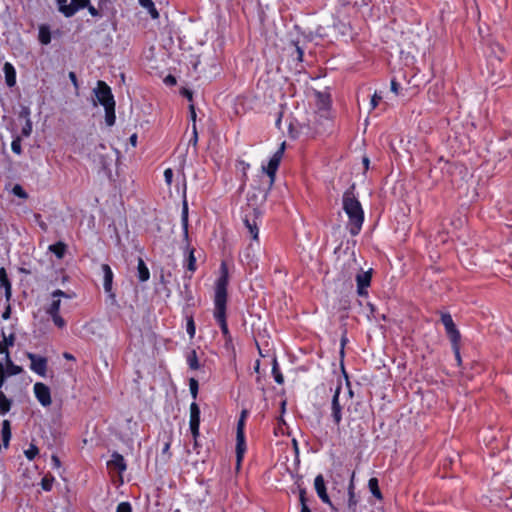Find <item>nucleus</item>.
<instances>
[{
  "label": "nucleus",
  "instance_id": "7ed1b4c3",
  "mask_svg": "<svg viewBox=\"0 0 512 512\" xmlns=\"http://www.w3.org/2000/svg\"><path fill=\"white\" fill-rule=\"evenodd\" d=\"M261 213L257 208L250 207L244 211L243 223L248 231V234L252 240L245 252V258L248 262H252L254 259L255 246L259 248V227L258 219Z\"/></svg>",
  "mask_w": 512,
  "mask_h": 512
},
{
  "label": "nucleus",
  "instance_id": "13d9d810",
  "mask_svg": "<svg viewBox=\"0 0 512 512\" xmlns=\"http://www.w3.org/2000/svg\"><path fill=\"white\" fill-rule=\"evenodd\" d=\"M69 79L71 80L74 87L77 89L78 88V80H77V76H76L75 72H72V71L69 72Z\"/></svg>",
  "mask_w": 512,
  "mask_h": 512
},
{
  "label": "nucleus",
  "instance_id": "a878e982",
  "mask_svg": "<svg viewBox=\"0 0 512 512\" xmlns=\"http://www.w3.org/2000/svg\"><path fill=\"white\" fill-rule=\"evenodd\" d=\"M12 406V400L7 398L3 391H0V414L8 413Z\"/></svg>",
  "mask_w": 512,
  "mask_h": 512
},
{
  "label": "nucleus",
  "instance_id": "39448f33",
  "mask_svg": "<svg viewBox=\"0 0 512 512\" xmlns=\"http://www.w3.org/2000/svg\"><path fill=\"white\" fill-rule=\"evenodd\" d=\"M90 0H57L58 10L65 17H72L78 10L86 8Z\"/></svg>",
  "mask_w": 512,
  "mask_h": 512
},
{
  "label": "nucleus",
  "instance_id": "1a4fd4ad",
  "mask_svg": "<svg viewBox=\"0 0 512 512\" xmlns=\"http://www.w3.org/2000/svg\"><path fill=\"white\" fill-rule=\"evenodd\" d=\"M372 278V269L368 271H360L356 275V284H357V294L361 297H365L368 295L367 288L371 284Z\"/></svg>",
  "mask_w": 512,
  "mask_h": 512
},
{
  "label": "nucleus",
  "instance_id": "9d476101",
  "mask_svg": "<svg viewBox=\"0 0 512 512\" xmlns=\"http://www.w3.org/2000/svg\"><path fill=\"white\" fill-rule=\"evenodd\" d=\"M28 359L31 361L30 369L38 375L45 377L47 371V359L34 353H27Z\"/></svg>",
  "mask_w": 512,
  "mask_h": 512
},
{
  "label": "nucleus",
  "instance_id": "72a5a7b5",
  "mask_svg": "<svg viewBox=\"0 0 512 512\" xmlns=\"http://www.w3.org/2000/svg\"><path fill=\"white\" fill-rule=\"evenodd\" d=\"M299 500H300V504H301V512H311V510L309 509V507L307 506V499H306V490L305 489H300V492H299Z\"/></svg>",
  "mask_w": 512,
  "mask_h": 512
},
{
  "label": "nucleus",
  "instance_id": "473e14b6",
  "mask_svg": "<svg viewBox=\"0 0 512 512\" xmlns=\"http://www.w3.org/2000/svg\"><path fill=\"white\" fill-rule=\"evenodd\" d=\"M108 2V0H101L99 2V9L95 8L94 6H92L90 3L88 4V6L86 7L89 11V13L93 16V17H101L102 14L100 12V10L102 9L103 5L106 4Z\"/></svg>",
  "mask_w": 512,
  "mask_h": 512
},
{
  "label": "nucleus",
  "instance_id": "de8ad7c7",
  "mask_svg": "<svg viewBox=\"0 0 512 512\" xmlns=\"http://www.w3.org/2000/svg\"><path fill=\"white\" fill-rule=\"evenodd\" d=\"M6 373H5V369H4V366L2 363H0V391H2V387L5 383V380H6Z\"/></svg>",
  "mask_w": 512,
  "mask_h": 512
},
{
  "label": "nucleus",
  "instance_id": "4d7b16f0",
  "mask_svg": "<svg viewBox=\"0 0 512 512\" xmlns=\"http://www.w3.org/2000/svg\"><path fill=\"white\" fill-rule=\"evenodd\" d=\"M147 10L153 19H156L159 17V13L154 5L152 7H148Z\"/></svg>",
  "mask_w": 512,
  "mask_h": 512
},
{
  "label": "nucleus",
  "instance_id": "393cba45",
  "mask_svg": "<svg viewBox=\"0 0 512 512\" xmlns=\"http://www.w3.org/2000/svg\"><path fill=\"white\" fill-rule=\"evenodd\" d=\"M39 41L43 45H48L51 42V32L47 25H41L39 27Z\"/></svg>",
  "mask_w": 512,
  "mask_h": 512
},
{
  "label": "nucleus",
  "instance_id": "c756f323",
  "mask_svg": "<svg viewBox=\"0 0 512 512\" xmlns=\"http://www.w3.org/2000/svg\"><path fill=\"white\" fill-rule=\"evenodd\" d=\"M186 359L190 369L198 370L200 368L197 353L194 349L187 354Z\"/></svg>",
  "mask_w": 512,
  "mask_h": 512
},
{
  "label": "nucleus",
  "instance_id": "9b49d317",
  "mask_svg": "<svg viewBox=\"0 0 512 512\" xmlns=\"http://www.w3.org/2000/svg\"><path fill=\"white\" fill-rule=\"evenodd\" d=\"M341 388H342L341 384H338L334 391V395L332 397V402H331V411H332L331 416L333 418V422L337 426H339L342 421V405L339 402V395L341 392Z\"/></svg>",
  "mask_w": 512,
  "mask_h": 512
},
{
  "label": "nucleus",
  "instance_id": "052dcab7",
  "mask_svg": "<svg viewBox=\"0 0 512 512\" xmlns=\"http://www.w3.org/2000/svg\"><path fill=\"white\" fill-rule=\"evenodd\" d=\"M140 5L144 8H148V7H152L153 6V2L152 0H138Z\"/></svg>",
  "mask_w": 512,
  "mask_h": 512
},
{
  "label": "nucleus",
  "instance_id": "338daca9",
  "mask_svg": "<svg viewBox=\"0 0 512 512\" xmlns=\"http://www.w3.org/2000/svg\"><path fill=\"white\" fill-rule=\"evenodd\" d=\"M189 109H190L191 119H192V120H193V122L195 123V120H196V112H195L194 105H190Z\"/></svg>",
  "mask_w": 512,
  "mask_h": 512
},
{
  "label": "nucleus",
  "instance_id": "f3484780",
  "mask_svg": "<svg viewBox=\"0 0 512 512\" xmlns=\"http://www.w3.org/2000/svg\"><path fill=\"white\" fill-rule=\"evenodd\" d=\"M3 72L5 74V81L8 87H13L16 84V70L14 66L9 63L5 62L3 66Z\"/></svg>",
  "mask_w": 512,
  "mask_h": 512
},
{
  "label": "nucleus",
  "instance_id": "6e6d98bb",
  "mask_svg": "<svg viewBox=\"0 0 512 512\" xmlns=\"http://www.w3.org/2000/svg\"><path fill=\"white\" fill-rule=\"evenodd\" d=\"M34 217H35L36 222H37V223L39 224V226L41 227V229H42V230H44V231H46V230H47V225H46V223H45V222H43V221L41 220V215H40V214H35V215H34Z\"/></svg>",
  "mask_w": 512,
  "mask_h": 512
},
{
  "label": "nucleus",
  "instance_id": "e433bc0d",
  "mask_svg": "<svg viewBox=\"0 0 512 512\" xmlns=\"http://www.w3.org/2000/svg\"><path fill=\"white\" fill-rule=\"evenodd\" d=\"M53 482H54V477H52V476L43 477L41 480L42 489L45 491H50L52 489Z\"/></svg>",
  "mask_w": 512,
  "mask_h": 512
},
{
  "label": "nucleus",
  "instance_id": "a18cd8bd",
  "mask_svg": "<svg viewBox=\"0 0 512 512\" xmlns=\"http://www.w3.org/2000/svg\"><path fill=\"white\" fill-rule=\"evenodd\" d=\"M116 512H132V506L129 502H121L118 504Z\"/></svg>",
  "mask_w": 512,
  "mask_h": 512
},
{
  "label": "nucleus",
  "instance_id": "cd10ccee",
  "mask_svg": "<svg viewBox=\"0 0 512 512\" xmlns=\"http://www.w3.org/2000/svg\"><path fill=\"white\" fill-rule=\"evenodd\" d=\"M49 250L58 258L62 259L66 252V245L63 242H57L50 245Z\"/></svg>",
  "mask_w": 512,
  "mask_h": 512
},
{
  "label": "nucleus",
  "instance_id": "6ab92c4d",
  "mask_svg": "<svg viewBox=\"0 0 512 512\" xmlns=\"http://www.w3.org/2000/svg\"><path fill=\"white\" fill-rule=\"evenodd\" d=\"M1 436H2L3 447L8 448L12 434H11V423L7 419L2 421Z\"/></svg>",
  "mask_w": 512,
  "mask_h": 512
},
{
  "label": "nucleus",
  "instance_id": "3c124183",
  "mask_svg": "<svg viewBox=\"0 0 512 512\" xmlns=\"http://www.w3.org/2000/svg\"><path fill=\"white\" fill-rule=\"evenodd\" d=\"M382 97L379 96L377 93H374V95L371 98V107L372 109L376 108L378 103L381 101Z\"/></svg>",
  "mask_w": 512,
  "mask_h": 512
},
{
  "label": "nucleus",
  "instance_id": "4be33fe9",
  "mask_svg": "<svg viewBox=\"0 0 512 512\" xmlns=\"http://www.w3.org/2000/svg\"><path fill=\"white\" fill-rule=\"evenodd\" d=\"M200 408L194 401L190 405V420L189 426H200Z\"/></svg>",
  "mask_w": 512,
  "mask_h": 512
},
{
  "label": "nucleus",
  "instance_id": "bb28decb",
  "mask_svg": "<svg viewBox=\"0 0 512 512\" xmlns=\"http://www.w3.org/2000/svg\"><path fill=\"white\" fill-rule=\"evenodd\" d=\"M368 487H369V490L370 492L372 493V495L381 500L383 498L382 496V493L380 491V488H379V483H378V479L377 478H370L369 481H368Z\"/></svg>",
  "mask_w": 512,
  "mask_h": 512
},
{
  "label": "nucleus",
  "instance_id": "c85d7f7f",
  "mask_svg": "<svg viewBox=\"0 0 512 512\" xmlns=\"http://www.w3.org/2000/svg\"><path fill=\"white\" fill-rule=\"evenodd\" d=\"M6 359L7 364V370H5L6 376H13L20 374L23 369L21 366L15 365L12 360L10 359V356Z\"/></svg>",
  "mask_w": 512,
  "mask_h": 512
},
{
  "label": "nucleus",
  "instance_id": "b1692460",
  "mask_svg": "<svg viewBox=\"0 0 512 512\" xmlns=\"http://www.w3.org/2000/svg\"><path fill=\"white\" fill-rule=\"evenodd\" d=\"M348 508L352 512H355L356 506L358 503V500L356 499V495L354 492V483L353 479L350 481L349 487H348Z\"/></svg>",
  "mask_w": 512,
  "mask_h": 512
},
{
  "label": "nucleus",
  "instance_id": "2f4dec72",
  "mask_svg": "<svg viewBox=\"0 0 512 512\" xmlns=\"http://www.w3.org/2000/svg\"><path fill=\"white\" fill-rule=\"evenodd\" d=\"M60 305H61V300L60 299H54L51 304L49 305V307H47L46 309V313L48 315H55V314H58L59 311H60Z\"/></svg>",
  "mask_w": 512,
  "mask_h": 512
},
{
  "label": "nucleus",
  "instance_id": "680f3d73",
  "mask_svg": "<svg viewBox=\"0 0 512 512\" xmlns=\"http://www.w3.org/2000/svg\"><path fill=\"white\" fill-rule=\"evenodd\" d=\"M10 315H11V307H10V305H8V306L6 307V309H5V311L2 313V318H3L4 320H7V319H9V318H10Z\"/></svg>",
  "mask_w": 512,
  "mask_h": 512
},
{
  "label": "nucleus",
  "instance_id": "f257e3e1",
  "mask_svg": "<svg viewBox=\"0 0 512 512\" xmlns=\"http://www.w3.org/2000/svg\"><path fill=\"white\" fill-rule=\"evenodd\" d=\"M221 268L223 270V275L218 279L215 289V309H214V317L218 322L223 337L227 342L232 341L231 334L228 329L227 321H226V303H227V270L225 263L221 264Z\"/></svg>",
  "mask_w": 512,
  "mask_h": 512
},
{
  "label": "nucleus",
  "instance_id": "0eeeda50",
  "mask_svg": "<svg viewBox=\"0 0 512 512\" xmlns=\"http://www.w3.org/2000/svg\"><path fill=\"white\" fill-rule=\"evenodd\" d=\"M245 420L239 419L237 423L236 433V458L237 464L240 465L244 453L246 451L245 434H244Z\"/></svg>",
  "mask_w": 512,
  "mask_h": 512
},
{
  "label": "nucleus",
  "instance_id": "5701e85b",
  "mask_svg": "<svg viewBox=\"0 0 512 512\" xmlns=\"http://www.w3.org/2000/svg\"><path fill=\"white\" fill-rule=\"evenodd\" d=\"M186 242V250L188 251V258H187V270L190 272H194L196 270V258L194 256L195 250L193 248H190L189 240Z\"/></svg>",
  "mask_w": 512,
  "mask_h": 512
},
{
  "label": "nucleus",
  "instance_id": "79ce46f5",
  "mask_svg": "<svg viewBox=\"0 0 512 512\" xmlns=\"http://www.w3.org/2000/svg\"><path fill=\"white\" fill-rule=\"evenodd\" d=\"M170 446H171V441L168 440L164 443L163 447H162V450H161V456L165 459V460H168L170 459L171 457V453H170Z\"/></svg>",
  "mask_w": 512,
  "mask_h": 512
},
{
  "label": "nucleus",
  "instance_id": "49530a36",
  "mask_svg": "<svg viewBox=\"0 0 512 512\" xmlns=\"http://www.w3.org/2000/svg\"><path fill=\"white\" fill-rule=\"evenodd\" d=\"M18 116H19V118L24 119L25 122L28 120H31L30 119V108L27 106H22Z\"/></svg>",
  "mask_w": 512,
  "mask_h": 512
},
{
  "label": "nucleus",
  "instance_id": "4468645a",
  "mask_svg": "<svg viewBox=\"0 0 512 512\" xmlns=\"http://www.w3.org/2000/svg\"><path fill=\"white\" fill-rule=\"evenodd\" d=\"M102 271L104 274V290L108 294V297L110 298L112 303L116 302V295L112 290V283H113V272L108 264L102 265Z\"/></svg>",
  "mask_w": 512,
  "mask_h": 512
},
{
  "label": "nucleus",
  "instance_id": "6e6552de",
  "mask_svg": "<svg viewBox=\"0 0 512 512\" xmlns=\"http://www.w3.org/2000/svg\"><path fill=\"white\" fill-rule=\"evenodd\" d=\"M441 322L445 327L446 334L451 343L460 342L461 335L452 319V316L449 313H443L441 316Z\"/></svg>",
  "mask_w": 512,
  "mask_h": 512
},
{
  "label": "nucleus",
  "instance_id": "2eb2a0df",
  "mask_svg": "<svg viewBox=\"0 0 512 512\" xmlns=\"http://www.w3.org/2000/svg\"><path fill=\"white\" fill-rule=\"evenodd\" d=\"M107 465L109 468L116 469L120 473L125 471L127 468L124 457L117 452L112 454L111 460L108 461Z\"/></svg>",
  "mask_w": 512,
  "mask_h": 512
},
{
  "label": "nucleus",
  "instance_id": "69168bd1",
  "mask_svg": "<svg viewBox=\"0 0 512 512\" xmlns=\"http://www.w3.org/2000/svg\"><path fill=\"white\" fill-rule=\"evenodd\" d=\"M137 138H138V137H137V134H136V133L132 134V135L130 136V138H129V142H130V144H131L133 147H136V145H137Z\"/></svg>",
  "mask_w": 512,
  "mask_h": 512
},
{
  "label": "nucleus",
  "instance_id": "a19ab883",
  "mask_svg": "<svg viewBox=\"0 0 512 512\" xmlns=\"http://www.w3.org/2000/svg\"><path fill=\"white\" fill-rule=\"evenodd\" d=\"M32 130H33L32 121L31 120L26 121L24 126L22 127L21 136L29 137L32 134Z\"/></svg>",
  "mask_w": 512,
  "mask_h": 512
},
{
  "label": "nucleus",
  "instance_id": "dca6fc26",
  "mask_svg": "<svg viewBox=\"0 0 512 512\" xmlns=\"http://www.w3.org/2000/svg\"><path fill=\"white\" fill-rule=\"evenodd\" d=\"M0 288H4L5 298L9 301L12 296V285L4 267L0 268Z\"/></svg>",
  "mask_w": 512,
  "mask_h": 512
},
{
  "label": "nucleus",
  "instance_id": "0e129e2a",
  "mask_svg": "<svg viewBox=\"0 0 512 512\" xmlns=\"http://www.w3.org/2000/svg\"><path fill=\"white\" fill-rule=\"evenodd\" d=\"M182 95H183L184 97H186L188 100H190V101L192 100V96H193L192 91H190V90H188V89H183V91H182Z\"/></svg>",
  "mask_w": 512,
  "mask_h": 512
},
{
  "label": "nucleus",
  "instance_id": "c9c22d12",
  "mask_svg": "<svg viewBox=\"0 0 512 512\" xmlns=\"http://www.w3.org/2000/svg\"><path fill=\"white\" fill-rule=\"evenodd\" d=\"M11 149L17 155H20L22 153L21 136L17 135L16 137H14L11 143Z\"/></svg>",
  "mask_w": 512,
  "mask_h": 512
},
{
  "label": "nucleus",
  "instance_id": "ddd939ff",
  "mask_svg": "<svg viewBox=\"0 0 512 512\" xmlns=\"http://www.w3.org/2000/svg\"><path fill=\"white\" fill-rule=\"evenodd\" d=\"M34 393H35V397L37 398V400L39 401V403L44 406V407H47L51 404L52 400H51V392H50V388L45 385L44 383H41V382H37L34 384Z\"/></svg>",
  "mask_w": 512,
  "mask_h": 512
},
{
  "label": "nucleus",
  "instance_id": "e2e57ef3",
  "mask_svg": "<svg viewBox=\"0 0 512 512\" xmlns=\"http://www.w3.org/2000/svg\"><path fill=\"white\" fill-rule=\"evenodd\" d=\"M296 51H297V59L299 61H302L304 52H303V49L298 44H296Z\"/></svg>",
  "mask_w": 512,
  "mask_h": 512
},
{
  "label": "nucleus",
  "instance_id": "09e8293b",
  "mask_svg": "<svg viewBox=\"0 0 512 512\" xmlns=\"http://www.w3.org/2000/svg\"><path fill=\"white\" fill-rule=\"evenodd\" d=\"M52 297L56 298V299H60L61 297L70 298V296L66 292H64V291H62L60 289H57V290L53 291L52 292Z\"/></svg>",
  "mask_w": 512,
  "mask_h": 512
},
{
  "label": "nucleus",
  "instance_id": "ea45409f",
  "mask_svg": "<svg viewBox=\"0 0 512 512\" xmlns=\"http://www.w3.org/2000/svg\"><path fill=\"white\" fill-rule=\"evenodd\" d=\"M189 387H190V393H191L193 399L196 400L197 395H198V388H199L198 381L194 378H191L189 380Z\"/></svg>",
  "mask_w": 512,
  "mask_h": 512
},
{
  "label": "nucleus",
  "instance_id": "f03ea898",
  "mask_svg": "<svg viewBox=\"0 0 512 512\" xmlns=\"http://www.w3.org/2000/svg\"><path fill=\"white\" fill-rule=\"evenodd\" d=\"M355 184H352L343 194L342 206L348 216L347 227L352 236L360 233L364 222V211L361 203L355 196Z\"/></svg>",
  "mask_w": 512,
  "mask_h": 512
},
{
  "label": "nucleus",
  "instance_id": "412c9836",
  "mask_svg": "<svg viewBox=\"0 0 512 512\" xmlns=\"http://www.w3.org/2000/svg\"><path fill=\"white\" fill-rule=\"evenodd\" d=\"M137 272H138L137 277H138L139 281L146 282L149 280V278H150L149 269L141 257L138 258Z\"/></svg>",
  "mask_w": 512,
  "mask_h": 512
},
{
  "label": "nucleus",
  "instance_id": "37998d69",
  "mask_svg": "<svg viewBox=\"0 0 512 512\" xmlns=\"http://www.w3.org/2000/svg\"><path fill=\"white\" fill-rule=\"evenodd\" d=\"M459 343H460V342L451 343V344H452V350H453V352H454V355H455V358H456L457 364L460 366V365H461V363H462V359H461V355H460V346H459Z\"/></svg>",
  "mask_w": 512,
  "mask_h": 512
},
{
  "label": "nucleus",
  "instance_id": "c03bdc74",
  "mask_svg": "<svg viewBox=\"0 0 512 512\" xmlns=\"http://www.w3.org/2000/svg\"><path fill=\"white\" fill-rule=\"evenodd\" d=\"M54 324L58 327V328H63L65 327L66 325V321L58 314H55V315H50Z\"/></svg>",
  "mask_w": 512,
  "mask_h": 512
},
{
  "label": "nucleus",
  "instance_id": "5fc2aeb1",
  "mask_svg": "<svg viewBox=\"0 0 512 512\" xmlns=\"http://www.w3.org/2000/svg\"><path fill=\"white\" fill-rule=\"evenodd\" d=\"M189 427H190L191 434L193 436V440L198 439V437L200 435V431H199L200 426H189Z\"/></svg>",
  "mask_w": 512,
  "mask_h": 512
},
{
  "label": "nucleus",
  "instance_id": "603ef678",
  "mask_svg": "<svg viewBox=\"0 0 512 512\" xmlns=\"http://www.w3.org/2000/svg\"><path fill=\"white\" fill-rule=\"evenodd\" d=\"M197 141H198V134H197V130H196V124H193V136L190 139L189 143L192 144L193 146H196Z\"/></svg>",
  "mask_w": 512,
  "mask_h": 512
},
{
  "label": "nucleus",
  "instance_id": "864d4df0",
  "mask_svg": "<svg viewBox=\"0 0 512 512\" xmlns=\"http://www.w3.org/2000/svg\"><path fill=\"white\" fill-rule=\"evenodd\" d=\"M400 84L395 80H391V91L394 92L396 95L399 94Z\"/></svg>",
  "mask_w": 512,
  "mask_h": 512
},
{
  "label": "nucleus",
  "instance_id": "f8f14e48",
  "mask_svg": "<svg viewBox=\"0 0 512 512\" xmlns=\"http://www.w3.org/2000/svg\"><path fill=\"white\" fill-rule=\"evenodd\" d=\"M314 488H315V491H316L318 497L322 500V502L325 504H328L333 510L336 511L337 509L333 506V504L329 498V495L327 493L325 480H324V477L322 474H319L315 477Z\"/></svg>",
  "mask_w": 512,
  "mask_h": 512
},
{
  "label": "nucleus",
  "instance_id": "a211bd4d",
  "mask_svg": "<svg viewBox=\"0 0 512 512\" xmlns=\"http://www.w3.org/2000/svg\"><path fill=\"white\" fill-rule=\"evenodd\" d=\"M181 224L183 229V238L184 241H188L189 238V220H188V203L187 200L184 198L183 205H182V213H181Z\"/></svg>",
  "mask_w": 512,
  "mask_h": 512
},
{
  "label": "nucleus",
  "instance_id": "774afa93",
  "mask_svg": "<svg viewBox=\"0 0 512 512\" xmlns=\"http://www.w3.org/2000/svg\"><path fill=\"white\" fill-rule=\"evenodd\" d=\"M51 459H52L53 464L56 467H60L61 462H60V459L56 455H53Z\"/></svg>",
  "mask_w": 512,
  "mask_h": 512
},
{
  "label": "nucleus",
  "instance_id": "7c9ffc66",
  "mask_svg": "<svg viewBox=\"0 0 512 512\" xmlns=\"http://www.w3.org/2000/svg\"><path fill=\"white\" fill-rule=\"evenodd\" d=\"M272 374H273L275 382H277L278 384L284 383V377L279 370L278 362H277L276 358H274V360H273Z\"/></svg>",
  "mask_w": 512,
  "mask_h": 512
},
{
  "label": "nucleus",
  "instance_id": "bf43d9fd",
  "mask_svg": "<svg viewBox=\"0 0 512 512\" xmlns=\"http://www.w3.org/2000/svg\"><path fill=\"white\" fill-rule=\"evenodd\" d=\"M165 84L167 85H175L176 84V78L172 75H168L164 79Z\"/></svg>",
  "mask_w": 512,
  "mask_h": 512
},
{
  "label": "nucleus",
  "instance_id": "20e7f679",
  "mask_svg": "<svg viewBox=\"0 0 512 512\" xmlns=\"http://www.w3.org/2000/svg\"><path fill=\"white\" fill-rule=\"evenodd\" d=\"M93 93L100 105L105 110V122L108 126H113L116 121L115 115V100L111 88L104 81H97Z\"/></svg>",
  "mask_w": 512,
  "mask_h": 512
},
{
  "label": "nucleus",
  "instance_id": "4c0bfd02",
  "mask_svg": "<svg viewBox=\"0 0 512 512\" xmlns=\"http://www.w3.org/2000/svg\"><path fill=\"white\" fill-rule=\"evenodd\" d=\"M186 330H187L188 335L192 339L195 336L196 327H195L193 317H191V316L187 318Z\"/></svg>",
  "mask_w": 512,
  "mask_h": 512
},
{
  "label": "nucleus",
  "instance_id": "aec40b11",
  "mask_svg": "<svg viewBox=\"0 0 512 512\" xmlns=\"http://www.w3.org/2000/svg\"><path fill=\"white\" fill-rule=\"evenodd\" d=\"M3 340L0 341V354H5V358L9 357L8 347L13 346L15 342V335L12 333L8 337L2 331Z\"/></svg>",
  "mask_w": 512,
  "mask_h": 512
},
{
  "label": "nucleus",
  "instance_id": "f704fd0d",
  "mask_svg": "<svg viewBox=\"0 0 512 512\" xmlns=\"http://www.w3.org/2000/svg\"><path fill=\"white\" fill-rule=\"evenodd\" d=\"M38 453L39 449L34 444H30V447L24 451V454L28 460H34Z\"/></svg>",
  "mask_w": 512,
  "mask_h": 512
},
{
  "label": "nucleus",
  "instance_id": "58836bf2",
  "mask_svg": "<svg viewBox=\"0 0 512 512\" xmlns=\"http://www.w3.org/2000/svg\"><path fill=\"white\" fill-rule=\"evenodd\" d=\"M12 193L19 197V198H22V199H27L28 198V194L27 192L22 188L21 185L19 184H16L13 189H12Z\"/></svg>",
  "mask_w": 512,
  "mask_h": 512
},
{
  "label": "nucleus",
  "instance_id": "423d86ee",
  "mask_svg": "<svg viewBox=\"0 0 512 512\" xmlns=\"http://www.w3.org/2000/svg\"><path fill=\"white\" fill-rule=\"evenodd\" d=\"M284 152V143L281 145V147L274 153V155L270 158L268 165L265 167L263 166V171L269 176V187H271L274 183V178L276 175V171L279 167L282 155Z\"/></svg>",
  "mask_w": 512,
  "mask_h": 512
},
{
  "label": "nucleus",
  "instance_id": "8fccbe9b",
  "mask_svg": "<svg viewBox=\"0 0 512 512\" xmlns=\"http://www.w3.org/2000/svg\"><path fill=\"white\" fill-rule=\"evenodd\" d=\"M164 177L167 184H171L173 179V171L172 169L168 168L164 171Z\"/></svg>",
  "mask_w": 512,
  "mask_h": 512
}]
</instances>
